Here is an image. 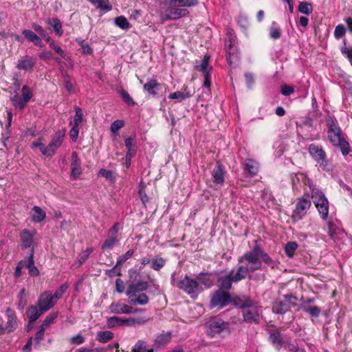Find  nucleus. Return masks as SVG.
I'll list each match as a JSON object with an SVG mask.
<instances>
[{
  "label": "nucleus",
  "instance_id": "51",
  "mask_svg": "<svg viewBox=\"0 0 352 352\" xmlns=\"http://www.w3.org/2000/svg\"><path fill=\"white\" fill-rule=\"evenodd\" d=\"M92 252L93 249L91 248H87L84 252L78 255V262L79 263V265L83 264L87 261Z\"/></svg>",
  "mask_w": 352,
  "mask_h": 352
},
{
  "label": "nucleus",
  "instance_id": "55",
  "mask_svg": "<svg viewBox=\"0 0 352 352\" xmlns=\"http://www.w3.org/2000/svg\"><path fill=\"white\" fill-rule=\"evenodd\" d=\"M124 122L121 120H115L111 125V131L113 133L116 134L117 132L124 126Z\"/></svg>",
  "mask_w": 352,
  "mask_h": 352
},
{
  "label": "nucleus",
  "instance_id": "9",
  "mask_svg": "<svg viewBox=\"0 0 352 352\" xmlns=\"http://www.w3.org/2000/svg\"><path fill=\"white\" fill-rule=\"evenodd\" d=\"M311 206V203L308 197L304 196L298 198L295 209L292 214L293 221H298L301 220L305 216Z\"/></svg>",
  "mask_w": 352,
  "mask_h": 352
},
{
  "label": "nucleus",
  "instance_id": "16",
  "mask_svg": "<svg viewBox=\"0 0 352 352\" xmlns=\"http://www.w3.org/2000/svg\"><path fill=\"white\" fill-rule=\"evenodd\" d=\"M228 324L221 320H213L209 322L207 327V333L210 337L219 335L224 331H228Z\"/></svg>",
  "mask_w": 352,
  "mask_h": 352
},
{
  "label": "nucleus",
  "instance_id": "49",
  "mask_svg": "<svg viewBox=\"0 0 352 352\" xmlns=\"http://www.w3.org/2000/svg\"><path fill=\"white\" fill-rule=\"evenodd\" d=\"M123 319L117 316H112L107 319V324L108 327L113 328L117 326H122Z\"/></svg>",
  "mask_w": 352,
  "mask_h": 352
},
{
  "label": "nucleus",
  "instance_id": "56",
  "mask_svg": "<svg viewBox=\"0 0 352 352\" xmlns=\"http://www.w3.org/2000/svg\"><path fill=\"white\" fill-rule=\"evenodd\" d=\"M57 316H58V314L57 313H54V312L51 313L43 320L41 326L44 327L45 328H46L50 324H51L52 323L54 322V320L57 318Z\"/></svg>",
  "mask_w": 352,
  "mask_h": 352
},
{
  "label": "nucleus",
  "instance_id": "24",
  "mask_svg": "<svg viewBox=\"0 0 352 352\" xmlns=\"http://www.w3.org/2000/svg\"><path fill=\"white\" fill-rule=\"evenodd\" d=\"M72 175L76 178L81 174L80 160L76 152L72 153L71 162Z\"/></svg>",
  "mask_w": 352,
  "mask_h": 352
},
{
  "label": "nucleus",
  "instance_id": "18",
  "mask_svg": "<svg viewBox=\"0 0 352 352\" xmlns=\"http://www.w3.org/2000/svg\"><path fill=\"white\" fill-rule=\"evenodd\" d=\"M268 333V340L270 343L276 350L280 351L285 344L286 336L281 333L278 330L275 329L269 330Z\"/></svg>",
  "mask_w": 352,
  "mask_h": 352
},
{
  "label": "nucleus",
  "instance_id": "43",
  "mask_svg": "<svg viewBox=\"0 0 352 352\" xmlns=\"http://www.w3.org/2000/svg\"><path fill=\"white\" fill-rule=\"evenodd\" d=\"M133 352H153V349H148L147 348L146 342L143 340H138L135 344Z\"/></svg>",
  "mask_w": 352,
  "mask_h": 352
},
{
  "label": "nucleus",
  "instance_id": "61",
  "mask_svg": "<svg viewBox=\"0 0 352 352\" xmlns=\"http://www.w3.org/2000/svg\"><path fill=\"white\" fill-rule=\"evenodd\" d=\"M85 338L81 334H77L70 338L72 344H81L85 342Z\"/></svg>",
  "mask_w": 352,
  "mask_h": 352
},
{
  "label": "nucleus",
  "instance_id": "31",
  "mask_svg": "<svg viewBox=\"0 0 352 352\" xmlns=\"http://www.w3.org/2000/svg\"><path fill=\"white\" fill-rule=\"evenodd\" d=\"M32 221L36 223L41 222L46 217L45 212L38 206L32 208Z\"/></svg>",
  "mask_w": 352,
  "mask_h": 352
},
{
  "label": "nucleus",
  "instance_id": "42",
  "mask_svg": "<svg viewBox=\"0 0 352 352\" xmlns=\"http://www.w3.org/2000/svg\"><path fill=\"white\" fill-rule=\"evenodd\" d=\"M298 10L300 13L309 15L313 12V6L311 3L302 1L300 2Z\"/></svg>",
  "mask_w": 352,
  "mask_h": 352
},
{
  "label": "nucleus",
  "instance_id": "17",
  "mask_svg": "<svg viewBox=\"0 0 352 352\" xmlns=\"http://www.w3.org/2000/svg\"><path fill=\"white\" fill-rule=\"evenodd\" d=\"M109 309L111 313L116 314H131L142 311L120 302L111 303Z\"/></svg>",
  "mask_w": 352,
  "mask_h": 352
},
{
  "label": "nucleus",
  "instance_id": "39",
  "mask_svg": "<svg viewBox=\"0 0 352 352\" xmlns=\"http://www.w3.org/2000/svg\"><path fill=\"white\" fill-rule=\"evenodd\" d=\"M7 312H11L10 309H8ZM16 317L12 313H10V314L8 315V321H7V324L5 327L6 331L9 333L14 331V329L16 327Z\"/></svg>",
  "mask_w": 352,
  "mask_h": 352
},
{
  "label": "nucleus",
  "instance_id": "22",
  "mask_svg": "<svg viewBox=\"0 0 352 352\" xmlns=\"http://www.w3.org/2000/svg\"><path fill=\"white\" fill-rule=\"evenodd\" d=\"M43 313L45 311L40 307H38L36 303V305H32L26 310V314L30 322H35Z\"/></svg>",
  "mask_w": 352,
  "mask_h": 352
},
{
  "label": "nucleus",
  "instance_id": "12",
  "mask_svg": "<svg viewBox=\"0 0 352 352\" xmlns=\"http://www.w3.org/2000/svg\"><path fill=\"white\" fill-rule=\"evenodd\" d=\"M232 300L228 292H226L221 289L217 290L212 295L210 300V307H218L223 308L227 306Z\"/></svg>",
  "mask_w": 352,
  "mask_h": 352
},
{
  "label": "nucleus",
  "instance_id": "50",
  "mask_svg": "<svg viewBox=\"0 0 352 352\" xmlns=\"http://www.w3.org/2000/svg\"><path fill=\"white\" fill-rule=\"evenodd\" d=\"M32 26L34 28V30L43 38V39H45L47 42L50 41V36L47 33V32L42 28V26L36 23H33Z\"/></svg>",
  "mask_w": 352,
  "mask_h": 352
},
{
  "label": "nucleus",
  "instance_id": "26",
  "mask_svg": "<svg viewBox=\"0 0 352 352\" xmlns=\"http://www.w3.org/2000/svg\"><path fill=\"white\" fill-rule=\"evenodd\" d=\"M198 0H164V6H177L179 7H192L197 5Z\"/></svg>",
  "mask_w": 352,
  "mask_h": 352
},
{
  "label": "nucleus",
  "instance_id": "62",
  "mask_svg": "<svg viewBox=\"0 0 352 352\" xmlns=\"http://www.w3.org/2000/svg\"><path fill=\"white\" fill-rule=\"evenodd\" d=\"M78 133H79L78 126H72V128L69 131V135H70L71 139L74 142H76L77 140L78 136Z\"/></svg>",
  "mask_w": 352,
  "mask_h": 352
},
{
  "label": "nucleus",
  "instance_id": "59",
  "mask_svg": "<svg viewBox=\"0 0 352 352\" xmlns=\"http://www.w3.org/2000/svg\"><path fill=\"white\" fill-rule=\"evenodd\" d=\"M22 34L27 39H28L32 43L35 41V40H36V38L38 37V36L30 30H23Z\"/></svg>",
  "mask_w": 352,
  "mask_h": 352
},
{
  "label": "nucleus",
  "instance_id": "53",
  "mask_svg": "<svg viewBox=\"0 0 352 352\" xmlns=\"http://www.w3.org/2000/svg\"><path fill=\"white\" fill-rule=\"evenodd\" d=\"M209 57L205 56L199 65L196 66L197 69L203 72L206 76L208 75L207 67L208 66Z\"/></svg>",
  "mask_w": 352,
  "mask_h": 352
},
{
  "label": "nucleus",
  "instance_id": "19",
  "mask_svg": "<svg viewBox=\"0 0 352 352\" xmlns=\"http://www.w3.org/2000/svg\"><path fill=\"white\" fill-rule=\"evenodd\" d=\"M309 153L320 166H327L326 153L321 146L311 144L309 146Z\"/></svg>",
  "mask_w": 352,
  "mask_h": 352
},
{
  "label": "nucleus",
  "instance_id": "48",
  "mask_svg": "<svg viewBox=\"0 0 352 352\" xmlns=\"http://www.w3.org/2000/svg\"><path fill=\"white\" fill-rule=\"evenodd\" d=\"M115 23L118 27H119L123 30H126L130 26V24H129L128 20L126 19V18L125 16H120L116 17L115 19Z\"/></svg>",
  "mask_w": 352,
  "mask_h": 352
},
{
  "label": "nucleus",
  "instance_id": "46",
  "mask_svg": "<svg viewBox=\"0 0 352 352\" xmlns=\"http://www.w3.org/2000/svg\"><path fill=\"white\" fill-rule=\"evenodd\" d=\"M147 322V320L144 318H127V319H123L122 324L123 325L126 326H135L136 324H145Z\"/></svg>",
  "mask_w": 352,
  "mask_h": 352
},
{
  "label": "nucleus",
  "instance_id": "5",
  "mask_svg": "<svg viewBox=\"0 0 352 352\" xmlns=\"http://www.w3.org/2000/svg\"><path fill=\"white\" fill-rule=\"evenodd\" d=\"M305 184L311 191V199L321 218L326 219L329 214V201L324 194L309 179L305 181Z\"/></svg>",
  "mask_w": 352,
  "mask_h": 352
},
{
  "label": "nucleus",
  "instance_id": "41",
  "mask_svg": "<svg viewBox=\"0 0 352 352\" xmlns=\"http://www.w3.org/2000/svg\"><path fill=\"white\" fill-rule=\"evenodd\" d=\"M245 168L251 175H255L258 170V163L252 160H248L246 161Z\"/></svg>",
  "mask_w": 352,
  "mask_h": 352
},
{
  "label": "nucleus",
  "instance_id": "30",
  "mask_svg": "<svg viewBox=\"0 0 352 352\" xmlns=\"http://www.w3.org/2000/svg\"><path fill=\"white\" fill-rule=\"evenodd\" d=\"M96 8L109 12L111 10L112 6L109 0H88Z\"/></svg>",
  "mask_w": 352,
  "mask_h": 352
},
{
  "label": "nucleus",
  "instance_id": "27",
  "mask_svg": "<svg viewBox=\"0 0 352 352\" xmlns=\"http://www.w3.org/2000/svg\"><path fill=\"white\" fill-rule=\"evenodd\" d=\"M192 94L189 91L188 87H183L182 91H175L168 96L170 99L175 100L177 102H182L186 98H189Z\"/></svg>",
  "mask_w": 352,
  "mask_h": 352
},
{
  "label": "nucleus",
  "instance_id": "54",
  "mask_svg": "<svg viewBox=\"0 0 352 352\" xmlns=\"http://www.w3.org/2000/svg\"><path fill=\"white\" fill-rule=\"evenodd\" d=\"M120 93L122 100L128 105L131 106V107L135 105V102L133 101V100L132 99L131 96L125 90L121 89Z\"/></svg>",
  "mask_w": 352,
  "mask_h": 352
},
{
  "label": "nucleus",
  "instance_id": "60",
  "mask_svg": "<svg viewBox=\"0 0 352 352\" xmlns=\"http://www.w3.org/2000/svg\"><path fill=\"white\" fill-rule=\"evenodd\" d=\"M345 28L344 27L343 25H338L336 28H335V31H334V36L336 38H340L341 37H342L344 36V34H345Z\"/></svg>",
  "mask_w": 352,
  "mask_h": 352
},
{
  "label": "nucleus",
  "instance_id": "45",
  "mask_svg": "<svg viewBox=\"0 0 352 352\" xmlns=\"http://www.w3.org/2000/svg\"><path fill=\"white\" fill-rule=\"evenodd\" d=\"M69 287V285L67 283H64L61 285L58 289L56 290L54 294H52V297L56 302L62 298L65 292Z\"/></svg>",
  "mask_w": 352,
  "mask_h": 352
},
{
  "label": "nucleus",
  "instance_id": "33",
  "mask_svg": "<svg viewBox=\"0 0 352 352\" xmlns=\"http://www.w3.org/2000/svg\"><path fill=\"white\" fill-rule=\"evenodd\" d=\"M47 23L52 26L54 31L58 36H62L63 34V30L62 28V23L57 18H50L47 21Z\"/></svg>",
  "mask_w": 352,
  "mask_h": 352
},
{
  "label": "nucleus",
  "instance_id": "29",
  "mask_svg": "<svg viewBox=\"0 0 352 352\" xmlns=\"http://www.w3.org/2000/svg\"><path fill=\"white\" fill-rule=\"evenodd\" d=\"M212 179L214 183L221 186L224 182V172L219 164L212 171Z\"/></svg>",
  "mask_w": 352,
  "mask_h": 352
},
{
  "label": "nucleus",
  "instance_id": "52",
  "mask_svg": "<svg viewBox=\"0 0 352 352\" xmlns=\"http://www.w3.org/2000/svg\"><path fill=\"white\" fill-rule=\"evenodd\" d=\"M134 251L133 250H128L124 254L120 256L117 259V265H122L124 264L129 258H130L133 254Z\"/></svg>",
  "mask_w": 352,
  "mask_h": 352
},
{
  "label": "nucleus",
  "instance_id": "57",
  "mask_svg": "<svg viewBox=\"0 0 352 352\" xmlns=\"http://www.w3.org/2000/svg\"><path fill=\"white\" fill-rule=\"evenodd\" d=\"M76 41L82 47L84 54H91L92 53V49L85 41L80 38H77Z\"/></svg>",
  "mask_w": 352,
  "mask_h": 352
},
{
  "label": "nucleus",
  "instance_id": "13",
  "mask_svg": "<svg viewBox=\"0 0 352 352\" xmlns=\"http://www.w3.org/2000/svg\"><path fill=\"white\" fill-rule=\"evenodd\" d=\"M21 94V98L18 96L17 93L11 98L12 104L19 109H23L33 96L32 92L28 85L23 86Z\"/></svg>",
  "mask_w": 352,
  "mask_h": 352
},
{
  "label": "nucleus",
  "instance_id": "20",
  "mask_svg": "<svg viewBox=\"0 0 352 352\" xmlns=\"http://www.w3.org/2000/svg\"><path fill=\"white\" fill-rule=\"evenodd\" d=\"M118 224L116 223L109 230V236L102 245V249H111L118 241L117 233L118 231Z\"/></svg>",
  "mask_w": 352,
  "mask_h": 352
},
{
  "label": "nucleus",
  "instance_id": "34",
  "mask_svg": "<svg viewBox=\"0 0 352 352\" xmlns=\"http://www.w3.org/2000/svg\"><path fill=\"white\" fill-rule=\"evenodd\" d=\"M211 274L210 273H200L197 277V280L199 283H201L209 288L213 285L212 280L210 279Z\"/></svg>",
  "mask_w": 352,
  "mask_h": 352
},
{
  "label": "nucleus",
  "instance_id": "4",
  "mask_svg": "<svg viewBox=\"0 0 352 352\" xmlns=\"http://www.w3.org/2000/svg\"><path fill=\"white\" fill-rule=\"evenodd\" d=\"M148 287V283L140 280L129 285L126 295L128 296L129 302L133 305H145L148 302L149 298L144 293Z\"/></svg>",
  "mask_w": 352,
  "mask_h": 352
},
{
  "label": "nucleus",
  "instance_id": "25",
  "mask_svg": "<svg viewBox=\"0 0 352 352\" xmlns=\"http://www.w3.org/2000/svg\"><path fill=\"white\" fill-rule=\"evenodd\" d=\"M25 261V267L29 270L31 276H36L39 274V270L34 265V250L30 251L29 256Z\"/></svg>",
  "mask_w": 352,
  "mask_h": 352
},
{
  "label": "nucleus",
  "instance_id": "58",
  "mask_svg": "<svg viewBox=\"0 0 352 352\" xmlns=\"http://www.w3.org/2000/svg\"><path fill=\"white\" fill-rule=\"evenodd\" d=\"M50 43V47L53 49L57 54H58L62 58H65V53L63 49L55 43L54 41L50 39V41H47Z\"/></svg>",
  "mask_w": 352,
  "mask_h": 352
},
{
  "label": "nucleus",
  "instance_id": "8",
  "mask_svg": "<svg viewBox=\"0 0 352 352\" xmlns=\"http://www.w3.org/2000/svg\"><path fill=\"white\" fill-rule=\"evenodd\" d=\"M245 271V270L243 268H237L235 274H232L233 270H232L226 275L222 276L220 278H219L218 283H219L220 289L228 290L232 287V283H237L241 280L245 279V277L243 274Z\"/></svg>",
  "mask_w": 352,
  "mask_h": 352
},
{
  "label": "nucleus",
  "instance_id": "28",
  "mask_svg": "<svg viewBox=\"0 0 352 352\" xmlns=\"http://www.w3.org/2000/svg\"><path fill=\"white\" fill-rule=\"evenodd\" d=\"M36 62L29 56H26L18 60L16 68L20 70H29L34 67Z\"/></svg>",
  "mask_w": 352,
  "mask_h": 352
},
{
  "label": "nucleus",
  "instance_id": "47",
  "mask_svg": "<svg viewBox=\"0 0 352 352\" xmlns=\"http://www.w3.org/2000/svg\"><path fill=\"white\" fill-rule=\"evenodd\" d=\"M166 263V261L162 258H156L155 259L151 260V268L155 271H159L161 268H162Z\"/></svg>",
  "mask_w": 352,
  "mask_h": 352
},
{
  "label": "nucleus",
  "instance_id": "63",
  "mask_svg": "<svg viewBox=\"0 0 352 352\" xmlns=\"http://www.w3.org/2000/svg\"><path fill=\"white\" fill-rule=\"evenodd\" d=\"M283 347L290 351L304 352L303 350L296 348V345L290 343L287 340H285V344L283 345Z\"/></svg>",
  "mask_w": 352,
  "mask_h": 352
},
{
  "label": "nucleus",
  "instance_id": "2",
  "mask_svg": "<svg viewBox=\"0 0 352 352\" xmlns=\"http://www.w3.org/2000/svg\"><path fill=\"white\" fill-rule=\"evenodd\" d=\"M232 302L242 310L244 321L258 324L260 320V306L258 303L250 297L241 295L234 297Z\"/></svg>",
  "mask_w": 352,
  "mask_h": 352
},
{
  "label": "nucleus",
  "instance_id": "7",
  "mask_svg": "<svg viewBox=\"0 0 352 352\" xmlns=\"http://www.w3.org/2000/svg\"><path fill=\"white\" fill-rule=\"evenodd\" d=\"M177 286L192 298H196L203 291L199 282L195 279L190 278L188 275H186L184 278L180 280L177 283Z\"/></svg>",
  "mask_w": 352,
  "mask_h": 352
},
{
  "label": "nucleus",
  "instance_id": "21",
  "mask_svg": "<svg viewBox=\"0 0 352 352\" xmlns=\"http://www.w3.org/2000/svg\"><path fill=\"white\" fill-rule=\"evenodd\" d=\"M160 88L161 85L155 78L149 79L143 86L144 90L153 97L157 94Z\"/></svg>",
  "mask_w": 352,
  "mask_h": 352
},
{
  "label": "nucleus",
  "instance_id": "32",
  "mask_svg": "<svg viewBox=\"0 0 352 352\" xmlns=\"http://www.w3.org/2000/svg\"><path fill=\"white\" fill-rule=\"evenodd\" d=\"M21 239L22 247L25 249L30 248L33 242L32 234L27 230H24L21 233Z\"/></svg>",
  "mask_w": 352,
  "mask_h": 352
},
{
  "label": "nucleus",
  "instance_id": "38",
  "mask_svg": "<svg viewBox=\"0 0 352 352\" xmlns=\"http://www.w3.org/2000/svg\"><path fill=\"white\" fill-rule=\"evenodd\" d=\"M340 52L349 60L352 66V46L346 45V39L343 41V45L340 47Z\"/></svg>",
  "mask_w": 352,
  "mask_h": 352
},
{
  "label": "nucleus",
  "instance_id": "37",
  "mask_svg": "<svg viewBox=\"0 0 352 352\" xmlns=\"http://www.w3.org/2000/svg\"><path fill=\"white\" fill-rule=\"evenodd\" d=\"M113 338V333L110 331H99L96 334V340L101 343H106Z\"/></svg>",
  "mask_w": 352,
  "mask_h": 352
},
{
  "label": "nucleus",
  "instance_id": "40",
  "mask_svg": "<svg viewBox=\"0 0 352 352\" xmlns=\"http://www.w3.org/2000/svg\"><path fill=\"white\" fill-rule=\"evenodd\" d=\"M74 110L75 116L74 118V120L70 122L69 124L71 126H78L82 122L83 114L82 109L79 107H75Z\"/></svg>",
  "mask_w": 352,
  "mask_h": 352
},
{
  "label": "nucleus",
  "instance_id": "10",
  "mask_svg": "<svg viewBox=\"0 0 352 352\" xmlns=\"http://www.w3.org/2000/svg\"><path fill=\"white\" fill-rule=\"evenodd\" d=\"M226 47L228 52L227 60L230 66L234 67L239 60L237 47L236 46L235 36L230 35L226 41Z\"/></svg>",
  "mask_w": 352,
  "mask_h": 352
},
{
  "label": "nucleus",
  "instance_id": "3",
  "mask_svg": "<svg viewBox=\"0 0 352 352\" xmlns=\"http://www.w3.org/2000/svg\"><path fill=\"white\" fill-rule=\"evenodd\" d=\"M327 135L329 142L334 146L340 147L342 153L346 155L351 151L349 144L343 137L342 131L336 118L330 116L326 117Z\"/></svg>",
  "mask_w": 352,
  "mask_h": 352
},
{
  "label": "nucleus",
  "instance_id": "35",
  "mask_svg": "<svg viewBox=\"0 0 352 352\" xmlns=\"http://www.w3.org/2000/svg\"><path fill=\"white\" fill-rule=\"evenodd\" d=\"M146 184L141 180L138 184V194L140 195V197L141 199V201L142 204L146 206V204L148 202L149 199L146 193Z\"/></svg>",
  "mask_w": 352,
  "mask_h": 352
},
{
  "label": "nucleus",
  "instance_id": "6",
  "mask_svg": "<svg viewBox=\"0 0 352 352\" xmlns=\"http://www.w3.org/2000/svg\"><path fill=\"white\" fill-rule=\"evenodd\" d=\"M65 133L64 131L59 130L53 135L50 142L47 146L43 143V138H39L36 142L32 143V147L39 148L43 155L47 157H52L56 153L58 148L62 145L64 140Z\"/></svg>",
  "mask_w": 352,
  "mask_h": 352
},
{
  "label": "nucleus",
  "instance_id": "15",
  "mask_svg": "<svg viewBox=\"0 0 352 352\" xmlns=\"http://www.w3.org/2000/svg\"><path fill=\"white\" fill-rule=\"evenodd\" d=\"M36 304L43 311L47 312L52 309L56 302L52 297V292L45 291L39 295Z\"/></svg>",
  "mask_w": 352,
  "mask_h": 352
},
{
  "label": "nucleus",
  "instance_id": "23",
  "mask_svg": "<svg viewBox=\"0 0 352 352\" xmlns=\"http://www.w3.org/2000/svg\"><path fill=\"white\" fill-rule=\"evenodd\" d=\"M171 339V334L170 332H164L159 333L156 336L154 342V348L155 349H160L166 345Z\"/></svg>",
  "mask_w": 352,
  "mask_h": 352
},
{
  "label": "nucleus",
  "instance_id": "36",
  "mask_svg": "<svg viewBox=\"0 0 352 352\" xmlns=\"http://www.w3.org/2000/svg\"><path fill=\"white\" fill-rule=\"evenodd\" d=\"M301 309L303 311L309 314L311 316L317 318L319 316L321 312V309L317 306H310L309 305L304 304Z\"/></svg>",
  "mask_w": 352,
  "mask_h": 352
},
{
  "label": "nucleus",
  "instance_id": "1",
  "mask_svg": "<svg viewBox=\"0 0 352 352\" xmlns=\"http://www.w3.org/2000/svg\"><path fill=\"white\" fill-rule=\"evenodd\" d=\"M263 261L272 268L277 267V264L272 258L258 245H256L251 251L239 257L238 262L242 265L238 268H243L245 270L243 274L245 278L250 272L261 270Z\"/></svg>",
  "mask_w": 352,
  "mask_h": 352
},
{
  "label": "nucleus",
  "instance_id": "44",
  "mask_svg": "<svg viewBox=\"0 0 352 352\" xmlns=\"http://www.w3.org/2000/svg\"><path fill=\"white\" fill-rule=\"evenodd\" d=\"M298 248V244L295 241L288 242L285 247V252L289 258L293 257L295 251Z\"/></svg>",
  "mask_w": 352,
  "mask_h": 352
},
{
  "label": "nucleus",
  "instance_id": "14",
  "mask_svg": "<svg viewBox=\"0 0 352 352\" xmlns=\"http://www.w3.org/2000/svg\"><path fill=\"white\" fill-rule=\"evenodd\" d=\"M162 14V20H176L188 14V11L185 8H178L177 6H168Z\"/></svg>",
  "mask_w": 352,
  "mask_h": 352
},
{
  "label": "nucleus",
  "instance_id": "11",
  "mask_svg": "<svg viewBox=\"0 0 352 352\" xmlns=\"http://www.w3.org/2000/svg\"><path fill=\"white\" fill-rule=\"evenodd\" d=\"M284 300L277 299L276 300L272 306V311L274 313L277 314H284L291 308V304L295 305V302L292 300H296V298L292 295H284Z\"/></svg>",
  "mask_w": 352,
  "mask_h": 352
},
{
  "label": "nucleus",
  "instance_id": "64",
  "mask_svg": "<svg viewBox=\"0 0 352 352\" xmlns=\"http://www.w3.org/2000/svg\"><path fill=\"white\" fill-rule=\"evenodd\" d=\"M270 37L273 39H278L280 37L281 32L278 28L272 27L270 29Z\"/></svg>",
  "mask_w": 352,
  "mask_h": 352
}]
</instances>
